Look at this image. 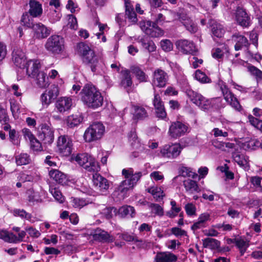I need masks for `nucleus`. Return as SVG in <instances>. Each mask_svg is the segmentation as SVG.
I'll return each instance as SVG.
<instances>
[{
	"label": "nucleus",
	"instance_id": "nucleus-53",
	"mask_svg": "<svg viewBox=\"0 0 262 262\" xmlns=\"http://www.w3.org/2000/svg\"><path fill=\"white\" fill-rule=\"evenodd\" d=\"M195 78L201 83H209L210 79L206 75L201 71L198 70L195 73Z\"/></svg>",
	"mask_w": 262,
	"mask_h": 262
},
{
	"label": "nucleus",
	"instance_id": "nucleus-4",
	"mask_svg": "<svg viewBox=\"0 0 262 262\" xmlns=\"http://www.w3.org/2000/svg\"><path fill=\"white\" fill-rule=\"evenodd\" d=\"M77 49L78 52L82 57L83 62L90 67L93 72H95L96 68L99 64V59L94 51L83 42L78 43Z\"/></svg>",
	"mask_w": 262,
	"mask_h": 262
},
{
	"label": "nucleus",
	"instance_id": "nucleus-37",
	"mask_svg": "<svg viewBox=\"0 0 262 262\" xmlns=\"http://www.w3.org/2000/svg\"><path fill=\"white\" fill-rule=\"evenodd\" d=\"M171 209L166 212V215L169 218H174L181 210V207L177 205L174 200L170 201Z\"/></svg>",
	"mask_w": 262,
	"mask_h": 262
},
{
	"label": "nucleus",
	"instance_id": "nucleus-32",
	"mask_svg": "<svg viewBox=\"0 0 262 262\" xmlns=\"http://www.w3.org/2000/svg\"><path fill=\"white\" fill-rule=\"evenodd\" d=\"M12 213L14 216L19 217L21 219H25L31 223H34L35 222V219L32 215L30 213L27 212L24 209H14L12 211Z\"/></svg>",
	"mask_w": 262,
	"mask_h": 262
},
{
	"label": "nucleus",
	"instance_id": "nucleus-12",
	"mask_svg": "<svg viewBox=\"0 0 262 262\" xmlns=\"http://www.w3.org/2000/svg\"><path fill=\"white\" fill-rule=\"evenodd\" d=\"M57 146L59 151L63 156H69L72 152V140L68 136H60L59 137Z\"/></svg>",
	"mask_w": 262,
	"mask_h": 262
},
{
	"label": "nucleus",
	"instance_id": "nucleus-36",
	"mask_svg": "<svg viewBox=\"0 0 262 262\" xmlns=\"http://www.w3.org/2000/svg\"><path fill=\"white\" fill-rule=\"evenodd\" d=\"M147 191L153 196L157 201L162 200L165 195L161 188L158 186L150 187L147 189Z\"/></svg>",
	"mask_w": 262,
	"mask_h": 262
},
{
	"label": "nucleus",
	"instance_id": "nucleus-14",
	"mask_svg": "<svg viewBox=\"0 0 262 262\" xmlns=\"http://www.w3.org/2000/svg\"><path fill=\"white\" fill-rule=\"evenodd\" d=\"M73 104V99L70 97H60L56 100L55 106L58 112L64 113L69 111Z\"/></svg>",
	"mask_w": 262,
	"mask_h": 262
},
{
	"label": "nucleus",
	"instance_id": "nucleus-9",
	"mask_svg": "<svg viewBox=\"0 0 262 262\" xmlns=\"http://www.w3.org/2000/svg\"><path fill=\"white\" fill-rule=\"evenodd\" d=\"M219 85L226 102L236 111H241L242 106L240 105L239 101L235 95L229 90L226 84L223 81H220Z\"/></svg>",
	"mask_w": 262,
	"mask_h": 262
},
{
	"label": "nucleus",
	"instance_id": "nucleus-41",
	"mask_svg": "<svg viewBox=\"0 0 262 262\" xmlns=\"http://www.w3.org/2000/svg\"><path fill=\"white\" fill-rule=\"evenodd\" d=\"M15 161L17 165L28 164L31 162L30 156L26 153H21L15 156Z\"/></svg>",
	"mask_w": 262,
	"mask_h": 262
},
{
	"label": "nucleus",
	"instance_id": "nucleus-61",
	"mask_svg": "<svg viewBox=\"0 0 262 262\" xmlns=\"http://www.w3.org/2000/svg\"><path fill=\"white\" fill-rule=\"evenodd\" d=\"M27 194L28 195V201L30 203H33L38 200V193L34 192L33 189H29L27 191Z\"/></svg>",
	"mask_w": 262,
	"mask_h": 262
},
{
	"label": "nucleus",
	"instance_id": "nucleus-7",
	"mask_svg": "<svg viewBox=\"0 0 262 262\" xmlns=\"http://www.w3.org/2000/svg\"><path fill=\"white\" fill-rule=\"evenodd\" d=\"M75 161L88 171L98 172L100 170L98 163L88 154L83 153L77 155Z\"/></svg>",
	"mask_w": 262,
	"mask_h": 262
},
{
	"label": "nucleus",
	"instance_id": "nucleus-31",
	"mask_svg": "<svg viewBox=\"0 0 262 262\" xmlns=\"http://www.w3.org/2000/svg\"><path fill=\"white\" fill-rule=\"evenodd\" d=\"M121 84L124 88H129L133 84V81L130 74V71L128 70H123L121 71Z\"/></svg>",
	"mask_w": 262,
	"mask_h": 262
},
{
	"label": "nucleus",
	"instance_id": "nucleus-22",
	"mask_svg": "<svg viewBox=\"0 0 262 262\" xmlns=\"http://www.w3.org/2000/svg\"><path fill=\"white\" fill-rule=\"evenodd\" d=\"M94 240L102 243H112L114 241V237L107 232L101 229L97 228L93 234Z\"/></svg>",
	"mask_w": 262,
	"mask_h": 262
},
{
	"label": "nucleus",
	"instance_id": "nucleus-46",
	"mask_svg": "<svg viewBox=\"0 0 262 262\" xmlns=\"http://www.w3.org/2000/svg\"><path fill=\"white\" fill-rule=\"evenodd\" d=\"M49 20L51 23H55L59 21L61 17V13L59 9L50 10L48 14Z\"/></svg>",
	"mask_w": 262,
	"mask_h": 262
},
{
	"label": "nucleus",
	"instance_id": "nucleus-19",
	"mask_svg": "<svg viewBox=\"0 0 262 262\" xmlns=\"http://www.w3.org/2000/svg\"><path fill=\"white\" fill-rule=\"evenodd\" d=\"M152 103L155 108L157 117L161 119L166 118L167 114L164 103L159 94H155Z\"/></svg>",
	"mask_w": 262,
	"mask_h": 262
},
{
	"label": "nucleus",
	"instance_id": "nucleus-50",
	"mask_svg": "<svg viewBox=\"0 0 262 262\" xmlns=\"http://www.w3.org/2000/svg\"><path fill=\"white\" fill-rule=\"evenodd\" d=\"M135 112L134 117L135 119H142L147 116V114L143 107L136 106L134 107Z\"/></svg>",
	"mask_w": 262,
	"mask_h": 262
},
{
	"label": "nucleus",
	"instance_id": "nucleus-13",
	"mask_svg": "<svg viewBox=\"0 0 262 262\" xmlns=\"http://www.w3.org/2000/svg\"><path fill=\"white\" fill-rule=\"evenodd\" d=\"M188 129V126L186 125L177 121L172 123L170 126L168 133L171 137L177 138L184 135L187 132Z\"/></svg>",
	"mask_w": 262,
	"mask_h": 262
},
{
	"label": "nucleus",
	"instance_id": "nucleus-26",
	"mask_svg": "<svg viewBox=\"0 0 262 262\" xmlns=\"http://www.w3.org/2000/svg\"><path fill=\"white\" fill-rule=\"evenodd\" d=\"M232 39L236 42L234 48L236 51H238L244 47H247L249 42L247 38L244 36L239 34L235 33L232 36Z\"/></svg>",
	"mask_w": 262,
	"mask_h": 262
},
{
	"label": "nucleus",
	"instance_id": "nucleus-5",
	"mask_svg": "<svg viewBox=\"0 0 262 262\" xmlns=\"http://www.w3.org/2000/svg\"><path fill=\"white\" fill-rule=\"evenodd\" d=\"M45 48L50 53L57 55L61 54L64 50V40L58 35H52L47 40Z\"/></svg>",
	"mask_w": 262,
	"mask_h": 262
},
{
	"label": "nucleus",
	"instance_id": "nucleus-49",
	"mask_svg": "<svg viewBox=\"0 0 262 262\" xmlns=\"http://www.w3.org/2000/svg\"><path fill=\"white\" fill-rule=\"evenodd\" d=\"M45 92L53 101L59 94V88L58 85L53 84L51 86L48 90L46 91Z\"/></svg>",
	"mask_w": 262,
	"mask_h": 262
},
{
	"label": "nucleus",
	"instance_id": "nucleus-54",
	"mask_svg": "<svg viewBox=\"0 0 262 262\" xmlns=\"http://www.w3.org/2000/svg\"><path fill=\"white\" fill-rule=\"evenodd\" d=\"M26 235V230H21L18 233V236L11 233V243H18L23 241Z\"/></svg>",
	"mask_w": 262,
	"mask_h": 262
},
{
	"label": "nucleus",
	"instance_id": "nucleus-38",
	"mask_svg": "<svg viewBox=\"0 0 262 262\" xmlns=\"http://www.w3.org/2000/svg\"><path fill=\"white\" fill-rule=\"evenodd\" d=\"M203 245L204 248L216 249L220 247V242L216 239L208 237L203 240Z\"/></svg>",
	"mask_w": 262,
	"mask_h": 262
},
{
	"label": "nucleus",
	"instance_id": "nucleus-57",
	"mask_svg": "<svg viewBox=\"0 0 262 262\" xmlns=\"http://www.w3.org/2000/svg\"><path fill=\"white\" fill-rule=\"evenodd\" d=\"M162 49L165 52H169L172 50L173 44L168 39L162 40L160 42Z\"/></svg>",
	"mask_w": 262,
	"mask_h": 262
},
{
	"label": "nucleus",
	"instance_id": "nucleus-52",
	"mask_svg": "<svg viewBox=\"0 0 262 262\" xmlns=\"http://www.w3.org/2000/svg\"><path fill=\"white\" fill-rule=\"evenodd\" d=\"M250 182L257 191L262 192V178L252 177L250 179Z\"/></svg>",
	"mask_w": 262,
	"mask_h": 262
},
{
	"label": "nucleus",
	"instance_id": "nucleus-23",
	"mask_svg": "<svg viewBox=\"0 0 262 262\" xmlns=\"http://www.w3.org/2000/svg\"><path fill=\"white\" fill-rule=\"evenodd\" d=\"M12 59L16 66L21 68L26 63V57L23 51L17 48L14 49L12 53Z\"/></svg>",
	"mask_w": 262,
	"mask_h": 262
},
{
	"label": "nucleus",
	"instance_id": "nucleus-15",
	"mask_svg": "<svg viewBox=\"0 0 262 262\" xmlns=\"http://www.w3.org/2000/svg\"><path fill=\"white\" fill-rule=\"evenodd\" d=\"M93 172V183L95 188L101 192L107 190L110 186L108 180L100 176L98 172Z\"/></svg>",
	"mask_w": 262,
	"mask_h": 262
},
{
	"label": "nucleus",
	"instance_id": "nucleus-39",
	"mask_svg": "<svg viewBox=\"0 0 262 262\" xmlns=\"http://www.w3.org/2000/svg\"><path fill=\"white\" fill-rule=\"evenodd\" d=\"M213 146L217 149L222 151H226L227 149L233 148L234 146V143L230 142H224L218 140H214L212 141Z\"/></svg>",
	"mask_w": 262,
	"mask_h": 262
},
{
	"label": "nucleus",
	"instance_id": "nucleus-30",
	"mask_svg": "<svg viewBox=\"0 0 262 262\" xmlns=\"http://www.w3.org/2000/svg\"><path fill=\"white\" fill-rule=\"evenodd\" d=\"M232 158L239 166L245 168L248 166V158L244 155L235 152L232 154Z\"/></svg>",
	"mask_w": 262,
	"mask_h": 262
},
{
	"label": "nucleus",
	"instance_id": "nucleus-45",
	"mask_svg": "<svg viewBox=\"0 0 262 262\" xmlns=\"http://www.w3.org/2000/svg\"><path fill=\"white\" fill-rule=\"evenodd\" d=\"M30 16H31L30 15L28 12L24 13L20 19V23L21 25L27 28H32L34 24H33V19Z\"/></svg>",
	"mask_w": 262,
	"mask_h": 262
},
{
	"label": "nucleus",
	"instance_id": "nucleus-43",
	"mask_svg": "<svg viewBox=\"0 0 262 262\" xmlns=\"http://www.w3.org/2000/svg\"><path fill=\"white\" fill-rule=\"evenodd\" d=\"M235 245L239 249L241 255H244L249 246V241L243 238H237L235 240Z\"/></svg>",
	"mask_w": 262,
	"mask_h": 262
},
{
	"label": "nucleus",
	"instance_id": "nucleus-24",
	"mask_svg": "<svg viewBox=\"0 0 262 262\" xmlns=\"http://www.w3.org/2000/svg\"><path fill=\"white\" fill-rule=\"evenodd\" d=\"M236 19L237 23L243 27H248L250 25V18L242 8H238L236 12Z\"/></svg>",
	"mask_w": 262,
	"mask_h": 262
},
{
	"label": "nucleus",
	"instance_id": "nucleus-47",
	"mask_svg": "<svg viewBox=\"0 0 262 262\" xmlns=\"http://www.w3.org/2000/svg\"><path fill=\"white\" fill-rule=\"evenodd\" d=\"M49 191L57 202L60 203L63 202L64 198L60 191L57 188L50 186Z\"/></svg>",
	"mask_w": 262,
	"mask_h": 262
},
{
	"label": "nucleus",
	"instance_id": "nucleus-27",
	"mask_svg": "<svg viewBox=\"0 0 262 262\" xmlns=\"http://www.w3.org/2000/svg\"><path fill=\"white\" fill-rule=\"evenodd\" d=\"M50 178L59 184L63 185L67 181V178L65 174L55 169H52L49 172Z\"/></svg>",
	"mask_w": 262,
	"mask_h": 262
},
{
	"label": "nucleus",
	"instance_id": "nucleus-60",
	"mask_svg": "<svg viewBox=\"0 0 262 262\" xmlns=\"http://www.w3.org/2000/svg\"><path fill=\"white\" fill-rule=\"evenodd\" d=\"M68 26L73 30H76L77 29L78 24L77 19L74 15H69Z\"/></svg>",
	"mask_w": 262,
	"mask_h": 262
},
{
	"label": "nucleus",
	"instance_id": "nucleus-48",
	"mask_svg": "<svg viewBox=\"0 0 262 262\" xmlns=\"http://www.w3.org/2000/svg\"><path fill=\"white\" fill-rule=\"evenodd\" d=\"M71 199L72 205L75 208L81 209L89 204V202L83 199L71 198Z\"/></svg>",
	"mask_w": 262,
	"mask_h": 262
},
{
	"label": "nucleus",
	"instance_id": "nucleus-34",
	"mask_svg": "<svg viewBox=\"0 0 262 262\" xmlns=\"http://www.w3.org/2000/svg\"><path fill=\"white\" fill-rule=\"evenodd\" d=\"M138 42L149 53L153 52L156 50L157 47L154 42L147 38H142Z\"/></svg>",
	"mask_w": 262,
	"mask_h": 262
},
{
	"label": "nucleus",
	"instance_id": "nucleus-55",
	"mask_svg": "<svg viewBox=\"0 0 262 262\" xmlns=\"http://www.w3.org/2000/svg\"><path fill=\"white\" fill-rule=\"evenodd\" d=\"M125 15L131 22L135 23L137 21V15L133 8L126 6Z\"/></svg>",
	"mask_w": 262,
	"mask_h": 262
},
{
	"label": "nucleus",
	"instance_id": "nucleus-35",
	"mask_svg": "<svg viewBox=\"0 0 262 262\" xmlns=\"http://www.w3.org/2000/svg\"><path fill=\"white\" fill-rule=\"evenodd\" d=\"M130 70L140 82H146L147 81L148 79V76L140 68L138 67H133Z\"/></svg>",
	"mask_w": 262,
	"mask_h": 262
},
{
	"label": "nucleus",
	"instance_id": "nucleus-18",
	"mask_svg": "<svg viewBox=\"0 0 262 262\" xmlns=\"http://www.w3.org/2000/svg\"><path fill=\"white\" fill-rule=\"evenodd\" d=\"M26 69V73L28 76L35 78V76L40 71L41 64L39 60L31 59L27 61L24 65Z\"/></svg>",
	"mask_w": 262,
	"mask_h": 262
},
{
	"label": "nucleus",
	"instance_id": "nucleus-64",
	"mask_svg": "<svg viewBox=\"0 0 262 262\" xmlns=\"http://www.w3.org/2000/svg\"><path fill=\"white\" fill-rule=\"evenodd\" d=\"M171 233L177 237L187 236V232L184 230L178 227H173L171 229Z\"/></svg>",
	"mask_w": 262,
	"mask_h": 262
},
{
	"label": "nucleus",
	"instance_id": "nucleus-29",
	"mask_svg": "<svg viewBox=\"0 0 262 262\" xmlns=\"http://www.w3.org/2000/svg\"><path fill=\"white\" fill-rule=\"evenodd\" d=\"M34 78L35 84L39 88H45L49 85L48 77L43 72H39Z\"/></svg>",
	"mask_w": 262,
	"mask_h": 262
},
{
	"label": "nucleus",
	"instance_id": "nucleus-2",
	"mask_svg": "<svg viewBox=\"0 0 262 262\" xmlns=\"http://www.w3.org/2000/svg\"><path fill=\"white\" fill-rule=\"evenodd\" d=\"M82 101L88 107L96 109L103 103V97L100 91L93 84H86L80 92Z\"/></svg>",
	"mask_w": 262,
	"mask_h": 262
},
{
	"label": "nucleus",
	"instance_id": "nucleus-3",
	"mask_svg": "<svg viewBox=\"0 0 262 262\" xmlns=\"http://www.w3.org/2000/svg\"><path fill=\"white\" fill-rule=\"evenodd\" d=\"M122 174L125 179L122 181L116 188V191L125 194L129 190L134 187L140 179L142 174L140 172L134 173V170L132 168L123 169L122 171Z\"/></svg>",
	"mask_w": 262,
	"mask_h": 262
},
{
	"label": "nucleus",
	"instance_id": "nucleus-8",
	"mask_svg": "<svg viewBox=\"0 0 262 262\" xmlns=\"http://www.w3.org/2000/svg\"><path fill=\"white\" fill-rule=\"evenodd\" d=\"M182 149V147L179 143L165 144L160 148L158 155L162 158L173 159L180 155Z\"/></svg>",
	"mask_w": 262,
	"mask_h": 262
},
{
	"label": "nucleus",
	"instance_id": "nucleus-40",
	"mask_svg": "<svg viewBox=\"0 0 262 262\" xmlns=\"http://www.w3.org/2000/svg\"><path fill=\"white\" fill-rule=\"evenodd\" d=\"M183 185L187 191L190 193L199 191V187L196 182L193 180L188 179L183 181Z\"/></svg>",
	"mask_w": 262,
	"mask_h": 262
},
{
	"label": "nucleus",
	"instance_id": "nucleus-17",
	"mask_svg": "<svg viewBox=\"0 0 262 262\" xmlns=\"http://www.w3.org/2000/svg\"><path fill=\"white\" fill-rule=\"evenodd\" d=\"M167 74L163 70L158 69L154 73L152 85L158 87H164L168 80Z\"/></svg>",
	"mask_w": 262,
	"mask_h": 262
},
{
	"label": "nucleus",
	"instance_id": "nucleus-59",
	"mask_svg": "<svg viewBox=\"0 0 262 262\" xmlns=\"http://www.w3.org/2000/svg\"><path fill=\"white\" fill-rule=\"evenodd\" d=\"M31 148L34 151H41L42 150V147L40 142L36 138H34L30 141Z\"/></svg>",
	"mask_w": 262,
	"mask_h": 262
},
{
	"label": "nucleus",
	"instance_id": "nucleus-28",
	"mask_svg": "<svg viewBox=\"0 0 262 262\" xmlns=\"http://www.w3.org/2000/svg\"><path fill=\"white\" fill-rule=\"evenodd\" d=\"M180 20L185 28L191 33H194L198 31V26L193 20L186 15L180 16Z\"/></svg>",
	"mask_w": 262,
	"mask_h": 262
},
{
	"label": "nucleus",
	"instance_id": "nucleus-44",
	"mask_svg": "<svg viewBox=\"0 0 262 262\" xmlns=\"http://www.w3.org/2000/svg\"><path fill=\"white\" fill-rule=\"evenodd\" d=\"M119 214L122 217L129 216L133 217L135 214V209L130 206H123L119 209Z\"/></svg>",
	"mask_w": 262,
	"mask_h": 262
},
{
	"label": "nucleus",
	"instance_id": "nucleus-56",
	"mask_svg": "<svg viewBox=\"0 0 262 262\" xmlns=\"http://www.w3.org/2000/svg\"><path fill=\"white\" fill-rule=\"evenodd\" d=\"M249 72L255 76L257 79H262V71L253 66H249L248 67Z\"/></svg>",
	"mask_w": 262,
	"mask_h": 262
},
{
	"label": "nucleus",
	"instance_id": "nucleus-16",
	"mask_svg": "<svg viewBox=\"0 0 262 262\" xmlns=\"http://www.w3.org/2000/svg\"><path fill=\"white\" fill-rule=\"evenodd\" d=\"M178 49L184 54H194L197 51L194 44L186 39H181L176 43Z\"/></svg>",
	"mask_w": 262,
	"mask_h": 262
},
{
	"label": "nucleus",
	"instance_id": "nucleus-11",
	"mask_svg": "<svg viewBox=\"0 0 262 262\" xmlns=\"http://www.w3.org/2000/svg\"><path fill=\"white\" fill-rule=\"evenodd\" d=\"M141 30L151 37H158L163 34V31L155 23L149 20H143L139 23Z\"/></svg>",
	"mask_w": 262,
	"mask_h": 262
},
{
	"label": "nucleus",
	"instance_id": "nucleus-63",
	"mask_svg": "<svg viewBox=\"0 0 262 262\" xmlns=\"http://www.w3.org/2000/svg\"><path fill=\"white\" fill-rule=\"evenodd\" d=\"M25 230L31 237L37 238L40 235L39 231L33 227H27Z\"/></svg>",
	"mask_w": 262,
	"mask_h": 262
},
{
	"label": "nucleus",
	"instance_id": "nucleus-10",
	"mask_svg": "<svg viewBox=\"0 0 262 262\" xmlns=\"http://www.w3.org/2000/svg\"><path fill=\"white\" fill-rule=\"evenodd\" d=\"M38 137L44 144H51L54 139V129L50 125L41 124L38 132Z\"/></svg>",
	"mask_w": 262,
	"mask_h": 262
},
{
	"label": "nucleus",
	"instance_id": "nucleus-6",
	"mask_svg": "<svg viewBox=\"0 0 262 262\" xmlns=\"http://www.w3.org/2000/svg\"><path fill=\"white\" fill-rule=\"evenodd\" d=\"M105 132L104 126L100 122H94L85 131L84 139L86 142H91L100 139Z\"/></svg>",
	"mask_w": 262,
	"mask_h": 262
},
{
	"label": "nucleus",
	"instance_id": "nucleus-25",
	"mask_svg": "<svg viewBox=\"0 0 262 262\" xmlns=\"http://www.w3.org/2000/svg\"><path fill=\"white\" fill-rule=\"evenodd\" d=\"M178 259L177 255L170 252H160L156 254L155 262H176Z\"/></svg>",
	"mask_w": 262,
	"mask_h": 262
},
{
	"label": "nucleus",
	"instance_id": "nucleus-33",
	"mask_svg": "<svg viewBox=\"0 0 262 262\" xmlns=\"http://www.w3.org/2000/svg\"><path fill=\"white\" fill-rule=\"evenodd\" d=\"M211 28L212 35L217 38H221L225 32L223 25L216 21L212 23Z\"/></svg>",
	"mask_w": 262,
	"mask_h": 262
},
{
	"label": "nucleus",
	"instance_id": "nucleus-62",
	"mask_svg": "<svg viewBox=\"0 0 262 262\" xmlns=\"http://www.w3.org/2000/svg\"><path fill=\"white\" fill-rule=\"evenodd\" d=\"M256 141L254 140H249L242 143L241 147L244 150H251L254 149Z\"/></svg>",
	"mask_w": 262,
	"mask_h": 262
},
{
	"label": "nucleus",
	"instance_id": "nucleus-21",
	"mask_svg": "<svg viewBox=\"0 0 262 262\" xmlns=\"http://www.w3.org/2000/svg\"><path fill=\"white\" fill-rule=\"evenodd\" d=\"M28 13L32 17H39L43 12L42 4L36 0H30Z\"/></svg>",
	"mask_w": 262,
	"mask_h": 262
},
{
	"label": "nucleus",
	"instance_id": "nucleus-20",
	"mask_svg": "<svg viewBox=\"0 0 262 262\" xmlns=\"http://www.w3.org/2000/svg\"><path fill=\"white\" fill-rule=\"evenodd\" d=\"M32 29L34 32V36L38 39L46 38L51 32V29L50 28L46 27L41 23L34 24Z\"/></svg>",
	"mask_w": 262,
	"mask_h": 262
},
{
	"label": "nucleus",
	"instance_id": "nucleus-58",
	"mask_svg": "<svg viewBox=\"0 0 262 262\" xmlns=\"http://www.w3.org/2000/svg\"><path fill=\"white\" fill-rule=\"evenodd\" d=\"M9 136L10 140L14 145H19V141L18 139L17 134L14 129H10Z\"/></svg>",
	"mask_w": 262,
	"mask_h": 262
},
{
	"label": "nucleus",
	"instance_id": "nucleus-51",
	"mask_svg": "<svg viewBox=\"0 0 262 262\" xmlns=\"http://www.w3.org/2000/svg\"><path fill=\"white\" fill-rule=\"evenodd\" d=\"M149 207L151 209V212L156 215L160 217L163 216L164 209L163 208L158 204L151 203L149 205Z\"/></svg>",
	"mask_w": 262,
	"mask_h": 262
},
{
	"label": "nucleus",
	"instance_id": "nucleus-1",
	"mask_svg": "<svg viewBox=\"0 0 262 262\" xmlns=\"http://www.w3.org/2000/svg\"><path fill=\"white\" fill-rule=\"evenodd\" d=\"M186 94L191 101L204 111H214L225 106L222 99L219 97L207 99L192 90H187Z\"/></svg>",
	"mask_w": 262,
	"mask_h": 262
},
{
	"label": "nucleus",
	"instance_id": "nucleus-42",
	"mask_svg": "<svg viewBox=\"0 0 262 262\" xmlns=\"http://www.w3.org/2000/svg\"><path fill=\"white\" fill-rule=\"evenodd\" d=\"M81 121L82 118L78 115H70L67 119V123L70 127H73L78 125Z\"/></svg>",
	"mask_w": 262,
	"mask_h": 262
}]
</instances>
